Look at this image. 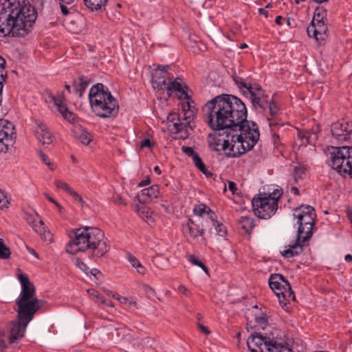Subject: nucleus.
I'll use <instances>...</instances> for the list:
<instances>
[{
  "label": "nucleus",
  "mask_w": 352,
  "mask_h": 352,
  "mask_svg": "<svg viewBox=\"0 0 352 352\" xmlns=\"http://www.w3.org/2000/svg\"><path fill=\"white\" fill-rule=\"evenodd\" d=\"M198 327L199 329L206 335H208L210 333V331L206 327H205L204 324H199Z\"/></svg>",
  "instance_id": "4d7b16f0"
},
{
  "label": "nucleus",
  "mask_w": 352,
  "mask_h": 352,
  "mask_svg": "<svg viewBox=\"0 0 352 352\" xmlns=\"http://www.w3.org/2000/svg\"><path fill=\"white\" fill-rule=\"evenodd\" d=\"M254 226V219L248 216L241 217L239 221V228L244 230L246 234H250Z\"/></svg>",
  "instance_id": "a878e982"
},
{
  "label": "nucleus",
  "mask_w": 352,
  "mask_h": 352,
  "mask_svg": "<svg viewBox=\"0 0 352 352\" xmlns=\"http://www.w3.org/2000/svg\"><path fill=\"white\" fill-rule=\"evenodd\" d=\"M10 204V199L8 197L7 193L0 189V209H7Z\"/></svg>",
  "instance_id": "ea45409f"
},
{
  "label": "nucleus",
  "mask_w": 352,
  "mask_h": 352,
  "mask_svg": "<svg viewBox=\"0 0 352 352\" xmlns=\"http://www.w3.org/2000/svg\"><path fill=\"white\" fill-rule=\"evenodd\" d=\"M55 1L59 4L63 15L68 16L71 13L70 8L68 6L72 5L74 0H55Z\"/></svg>",
  "instance_id": "f704fd0d"
},
{
  "label": "nucleus",
  "mask_w": 352,
  "mask_h": 352,
  "mask_svg": "<svg viewBox=\"0 0 352 352\" xmlns=\"http://www.w3.org/2000/svg\"><path fill=\"white\" fill-rule=\"evenodd\" d=\"M16 138L15 126L12 122L0 120V152L7 153L12 146Z\"/></svg>",
  "instance_id": "f8f14e48"
},
{
  "label": "nucleus",
  "mask_w": 352,
  "mask_h": 352,
  "mask_svg": "<svg viewBox=\"0 0 352 352\" xmlns=\"http://www.w3.org/2000/svg\"><path fill=\"white\" fill-rule=\"evenodd\" d=\"M90 272H91V274L92 275H94V276H97V274H100V272L98 270L96 269V268L92 269V270L90 271Z\"/></svg>",
  "instance_id": "338daca9"
},
{
  "label": "nucleus",
  "mask_w": 352,
  "mask_h": 352,
  "mask_svg": "<svg viewBox=\"0 0 352 352\" xmlns=\"http://www.w3.org/2000/svg\"><path fill=\"white\" fill-rule=\"evenodd\" d=\"M211 220H212V221L213 223V226L215 227V230H216L217 234L218 235H219L220 236H225L226 235V233H227L226 227L222 223H221L219 221L214 220V217Z\"/></svg>",
  "instance_id": "79ce46f5"
},
{
  "label": "nucleus",
  "mask_w": 352,
  "mask_h": 352,
  "mask_svg": "<svg viewBox=\"0 0 352 352\" xmlns=\"http://www.w3.org/2000/svg\"><path fill=\"white\" fill-rule=\"evenodd\" d=\"M76 138L85 145H88L92 140L91 135L85 130H80L76 133Z\"/></svg>",
  "instance_id": "c9c22d12"
},
{
  "label": "nucleus",
  "mask_w": 352,
  "mask_h": 352,
  "mask_svg": "<svg viewBox=\"0 0 352 352\" xmlns=\"http://www.w3.org/2000/svg\"><path fill=\"white\" fill-rule=\"evenodd\" d=\"M193 212L195 215L201 217L204 214L206 213L209 215L210 219L215 217V214L204 204H199L195 205L193 208Z\"/></svg>",
  "instance_id": "c756f323"
},
{
  "label": "nucleus",
  "mask_w": 352,
  "mask_h": 352,
  "mask_svg": "<svg viewBox=\"0 0 352 352\" xmlns=\"http://www.w3.org/2000/svg\"><path fill=\"white\" fill-rule=\"evenodd\" d=\"M188 261L190 262L192 264L201 267L204 270V272L208 273V267L195 256L189 255L188 256Z\"/></svg>",
  "instance_id": "c03bdc74"
},
{
  "label": "nucleus",
  "mask_w": 352,
  "mask_h": 352,
  "mask_svg": "<svg viewBox=\"0 0 352 352\" xmlns=\"http://www.w3.org/2000/svg\"><path fill=\"white\" fill-rule=\"evenodd\" d=\"M327 27L323 21L316 19L315 17L311 21V25L307 28V34L310 37H314L318 42L323 41L326 36Z\"/></svg>",
  "instance_id": "dca6fc26"
},
{
  "label": "nucleus",
  "mask_w": 352,
  "mask_h": 352,
  "mask_svg": "<svg viewBox=\"0 0 352 352\" xmlns=\"http://www.w3.org/2000/svg\"><path fill=\"white\" fill-rule=\"evenodd\" d=\"M5 65H6L5 59L2 56H0V69L5 67Z\"/></svg>",
  "instance_id": "69168bd1"
},
{
  "label": "nucleus",
  "mask_w": 352,
  "mask_h": 352,
  "mask_svg": "<svg viewBox=\"0 0 352 352\" xmlns=\"http://www.w3.org/2000/svg\"><path fill=\"white\" fill-rule=\"evenodd\" d=\"M38 153L40 157L41 158L42 161L50 168V170H54V165L50 162L48 157L45 154H44L41 151H38Z\"/></svg>",
  "instance_id": "49530a36"
},
{
  "label": "nucleus",
  "mask_w": 352,
  "mask_h": 352,
  "mask_svg": "<svg viewBox=\"0 0 352 352\" xmlns=\"http://www.w3.org/2000/svg\"><path fill=\"white\" fill-rule=\"evenodd\" d=\"M34 316V315H32L31 318L21 317L19 313H17L16 320H13L10 324V335L8 336L10 344L18 343L23 338L27 326Z\"/></svg>",
  "instance_id": "ddd939ff"
},
{
  "label": "nucleus",
  "mask_w": 352,
  "mask_h": 352,
  "mask_svg": "<svg viewBox=\"0 0 352 352\" xmlns=\"http://www.w3.org/2000/svg\"><path fill=\"white\" fill-rule=\"evenodd\" d=\"M75 264L82 271H83L86 274H88L89 269L87 267V265L82 260H80V258H77L76 259Z\"/></svg>",
  "instance_id": "de8ad7c7"
},
{
  "label": "nucleus",
  "mask_w": 352,
  "mask_h": 352,
  "mask_svg": "<svg viewBox=\"0 0 352 352\" xmlns=\"http://www.w3.org/2000/svg\"><path fill=\"white\" fill-rule=\"evenodd\" d=\"M344 260L347 262H351L352 261V255L350 254H348L345 256Z\"/></svg>",
  "instance_id": "774afa93"
},
{
  "label": "nucleus",
  "mask_w": 352,
  "mask_h": 352,
  "mask_svg": "<svg viewBox=\"0 0 352 352\" xmlns=\"http://www.w3.org/2000/svg\"><path fill=\"white\" fill-rule=\"evenodd\" d=\"M257 306L254 307V309L249 311L247 314V324L246 329L248 331L250 329H265V327L268 324V317L266 314L258 311Z\"/></svg>",
  "instance_id": "2eb2a0df"
},
{
  "label": "nucleus",
  "mask_w": 352,
  "mask_h": 352,
  "mask_svg": "<svg viewBox=\"0 0 352 352\" xmlns=\"http://www.w3.org/2000/svg\"><path fill=\"white\" fill-rule=\"evenodd\" d=\"M113 298L118 300L120 303L122 304H126L128 303L129 299L126 297H122L120 295H113Z\"/></svg>",
  "instance_id": "864d4df0"
},
{
  "label": "nucleus",
  "mask_w": 352,
  "mask_h": 352,
  "mask_svg": "<svg viewBox=\"0 0 352 352\" xmlns=\"http://www.w3.org/2000/svg\"><path fill=\"white\" fill-rule=\"evenodd\" d=\"M87 250H91L93 258L102 257L109 251L110 245L100 229L95 227L76 229L74 238L66 246L67 252L72 254Z\"/></svg>",
  "instance_id": "f03ea898"
},
{
  "label": "nucleus",
  "mask_w": 352,
  "mask_h": 352,
  "mask_svg": "<svg viewBox=\"0 0 352 352\" xmlns=\"http://www.w3.org/2000/svg\"><path fill=\"white\" fill-rule=\"evenodd\" d=\"M249 88L250 96L258 97L259 98L264 99L265 100H270V99H268L267 94L264 90H263L260 85L254 84L253 86H249Z\"/></svg>",
  "instance_id": "7c9ffc66"
},
{
  "label": "nucleus",
  "mask_w": 352,
  "mask_h": 352,
  "mask_svg": "<svg viewBox=\"0 0 352 352\" xmlns=\"http://www.w3.org/2000/svg\"><path fill=\"white\" fill-rule=\"evenodd\" d=\"M305 168L302 166L299 165L294 168V172H293V183L297 184L298 181L302 178V175L305 173Z\"/></svg>",
  "instance_id": "e433bc0d"
},
{
  "label": "nucleus",
  "mask_w": 352,
  "mask_h": 352,
  "mask_svg": "<svg viewBox=\"0 0 352 352\" xmlns=\"http://www.w3.org/2000/svg\"><path fill=\"white\" fill-rule=\"evenodd\" d=\"M137 272L140 274H144L146 273V268L140 263L136 267Z\"/></svg>",
  "instance_id": "13d9d810"
},
{
  "label": "nucleus",
  "mask_w": 352,
  "mask_h": 352,
  "mask_svg": "<svg viewBox=\"0 0 352 352\" xmlns=\"http://www.w3.org/2000/svg\"><path fill=\"white\" fill-rule=\"evenodd\" d=\"M178 290L179 292H181L182 294H186V292H188L187 288L182 285H181L178 287Z\"/></svg>",
  "instance_id": "0e129e2a"
},
{
  "label": "nucleus",
  "mask_w": 352,
  "mask_h": 352,
  "mask_svg": "<svg viewBox=\"0 0 352 352\" xmlns=\"http://www.w3.org/2000/svg\"><path fill=\"white\" fill-rule=\"evenodd\" d=\"M140 146L142 148L144 147H151V142L148 138L144 139L140 144Z\"/></svg>",
  "instance_id": "5fc2aeb1"
},
{
  "label": "nucleus",
  "mask_w": 352,
  "mask_h": 352,
  "mask_svg": "<svg viewBox=\"0 0 352 352\" xmlns=\"http://www.w3.org/2000/svg\"><path fill=\"white\" fill-rule=\"evenodd\" d=\"M226 139L221 137L214 138L209 142V146L212 151H227L226 156L237 157L253 148L259 140L260 133L253 129L252 135L238 137L239 133L226 131Z\"/></svg>",
  "instance_id": "39448f33"
},
{
  "label": "nucleus",
  "mask_w": 352,
  "mask_h": 352,
  "mask_svg": "<svg viewBox=\"0 0 352 352\" xmlns=\"http://www.w3.org/2000/svg\"><path fill=\"white\" fill-rule=\"evenodd\" d=\"M54 184L58 189L63 190L69 195H70L74 190L67 183L61 180H55Z\"/></svg>",
  "instance_id": "a19ab883"
},
{
  "label": "nucleus",
  "mask_w": 352,
  "mask_h": 352,
  "mask_svg": "<svg viewBox=\"0 0 352 352\" xmlns=\"http://www.w3.org/2000/svg\"><path fill=\"white\" fill-rule=\"evenodd\" d=\"M282 191L274 190L272 193H259L252 199L254 212L260 219H268L277 211L278 202Z\"/></svg>",
  "instance_id": "6e6552de"
},
{
  "label": "nucleus",
  "mask_w": 352,
  "mask_h": 352,
  "mask_svg": "<svg viewBox=\"0 0 352 352\" xmlns=\"http://www.w3.org/2000/svg\"><path fill=\"white\" fill-rule=\"evenodd\" d=\"M346 214H347L348 218L349 219V220L352 224V208H347Z\"/></svg>",
  "instance_id": "e2e57ef3"
},
{
  "label": "nucleus",
  "mask_w": 352,
  "mask_h": 352,
  "mask_svg": "<svg viewBox=\"0 0 352 352\" xmlns=\"http://www.w3.org/2000/svg\"><path fill=\"white\" fill-rule=\"evenodd\" d=\"M0 4L10 26L13 23L12 36L26 34L36 19L34 8L30 4L21 6L17 0H5Z\"/></svg>",
  "instance_id": "20e7f679"
},
{
  "label": "nucleus",
  "mask_w": 352,
  "mask_h": 352,
  "mask_svg": "<svg viewBox=\"0 0 352 352\" xmlns=\"http://www.w3.org/2000/svg\"><path fill=\"white\" fill-rule=\"evenodd\" d=\"M284 19H285L282 16H277L275 19V23L277 25H281Z\"/></svg>",
  "instance_id": "bf43d9fd"
},
{
  "label": "nucleus",
  "mask_w": 352,
  "mask_h": 352,
  "mask_svg": "<svg viewBox=\"0 0 352 352\" xmlns=\"http://www.w3.org/2000/svg\"><path fill=\"white\" fill-rule=\"evenodd\" d=\"M183 230L186 234H188L189 236L193 239H196L204 234V228L195 223L191 219H188L187 223L183 224Z\"/></svg>",
  "instance_id": "aec40b11"
},
{
  "label": "nucleus",
  "mask_w": 352,
  "mask_h": 352,
  "mask_svg": "<svg viewBox=\"0 0 352 352\" xmlns=\"http://www.w3.org/2000/svg\"><path fill=\"white\" fill-rule=\"evenodd\" d=\"M89 100L91 109L97 116L107 118L117 116L119 111L118 101L102 84L98 83L90 89Z\"/></svg>",
  "instance_id": "423d86ee"
},
{
  "label": "nucleus",
  "mask_w": 352,
  "mask_h": 352,
  "mask_svg": "<svg viewBox=\"0 0 352 352\" xmlns=\"http://www.w3.org/2000/svg\"><path fill=\"white\" fill-rule=\"evenodd\" d=\"M96 300H97L98 302H100L101 304H103V305H104L107 301V299L104 296H101L100 294Z\"/></svg>",
  "instance_id": "052dcab7"
},
{
  "label": "nucleus",
  "mask_w": 352,
  "mask_h": 352,
  "mask_svg": "<svg viewBox=\"0 0 352 352\" xmlns=\"http://www.w3.org/2000/svg\"><path fill=\"white\" fill-rule=\"evenodd\" d=\"M228 188L233 195L237 191L236 184L234 182H228Z\"/></svg>",
  "instance_id": "603ef678"
},
{
  "label": "nucleus",
  "mask_w": 352,
  "mask_h": 352,
  "mask_svg": "<svg viewBox=\"0 0 352 352\" xmlns=\"http://www.w3.org/2000/svg\"><path fill=\"white\" fill-rule=\"evenodd\" d=\"M160 195V188L157 185H153L148 188H144L141 191L140 202H147L157 199Z\"/></svg>",
  "instance_id": "b1692460"
},
{
  "label": "nucleus",
  "mask_w": 352,
  "mask_h": 352,
  "mask_svg": "<svg viewBox=\"0 0 352 352\" xmlns=\"http://www.w3.org/2000/svg\"><path fill=\"white\" fill-rule=\"evenodd\" d=\"M128 260L131 265L135 268H136L140 264V261L132 254L128 255Z\"/></svg>",
  "instance_id": "8fccbe9b"
},
{
  "label": "nucleus",
  "mask_w": 352,
  "mask_h": 352,
  "mask_svg": "<svg viewBox=\"0 0 352 352\" xmlns=\"http://www.w3.org/2000/svg\"><path fill=\"white\" fill-rule=\"evenodd\" d=\"M192 159L196 167L204 175H206L207 177L211 176L212 175L210 172L208 170L202 160L199 156L198 153H197Z\"/></svg>",
  "instance_id": "72a5a7b5"
},
{
  "label": "nucleus",
  "mask_w": 352,
  "mask_h": 352,
  "mask_svg": "<svg viewBox=\"0 0 352 352\" xmlns=\"http://www.w3.org/2000/svg\"><path fill=\"white\" fill-rule=\"evenodd\" d=\"M205 122L214 131L226 129L238 137L252 135L253 129L260 133L257 124L247 120V109L239 98L222 94L208 101L202 107Z\"/></svg>",
  "instance_id": "f257e3e1"
},
{
  "label": "nucleus",
  "mask_w": 352,
  "mask_h": 352,
  "mask_svg": "<svg viewBox=\"0 0 352 352\" xmlns=\"http://www.w3.org/2000/svg\"><path fill=\"white\" fill-rule=\"evenodd\" d=\"M329 165L340 175L348 174L352 178V147H332Z\"/></svg>",
  "instance_id": "9b49d317"
},
{
  "label": "nucleus",
  "mask_w": 352,
  "mask_h": 352,
  "mask_svg": "<svg viewBox=\"0 0 352 352\" xmlns=\"http://www.w3.org/2000/svg\"><path fill=\"white\" fill-rule=\"evenodd\" d=\"M87 293L89 294L90 296H92L94 299H96L100 295L99 292L94 289H88Z\"/></svg>",
  "instance_id": "6e6d98bb"
},
{
  "label": "nucleus",
  "mask_w": 352,
  "mask_h": 352,
  "mask_svg": "<svg viewBox=\"0 0 352 352\" xmlns=\"http://www.w3.org/2000/svg\"><path fill=\"white\" fill-rule=\"evenodd\" d=\"M188 110H183V118H182V124H175V125L178 126H180L181 127L184 128V134H182L180 138L185 139L188 135V129L190 128V122L194 120L195 113L194 111L190 109V107L189 105V103L188 102Z\"/></svg>",
  "instance_id": "4be33fe9"
},
{
  "label": "nucleus",
  "mask_w": 352,
  "mask_h": 352,
  "mask_svg": "<svg viewBox=\"0 0 352 352\" xmlns=\"http://www.w3.org/2000/svg\"><path fill=\"white\" fill-rule=\"evenodd\" d=\"M167 120L169 122L173 124V128L171 130H174L176 133H184V128L180 126H175V124H182L181 121L180 115L177 112H171L167 116Z\"/></svg>",
  "instance_id": "c85d7f7f"
},
{
  "label": "nucleus",
  "mask_w": 352,
  "mask_h": 352,
  "mask_svg": "<svg viewBox=\"0 0 352 352\" xmlns=\"http://www.w3.org/2000/svg\"><path fill=\"white\" fill-rule=\"evenodd\" d=\"M165 89L167 90L168 95L170 94V92L175 91L179 94V97L181 99L188 100L190 98L187 93L188 87L180 78L177 77L173 81H168Z\"/></svg>",
  "instance_id": "f3484780"
},
{
  "label": "nucleus",
  "mask_w": 352,
  "mask_h": 352,
  "mask_svg": "<svg viewBox=\"0 0 352 352\" xmlns=\"http://www.w3.org/2000/svg\"><path fill=\"white\" fill-rule=\"evenodd\" d=\"M251 102L253 107L255 109H260L263 111H265L269 106V103L270 100H265L264 99H261L258 97H252L250 96Z\"/></svg>",
  "instance_id": "473e14b6"
},
{
  "label": "nucleus",
  "mask_w": 352,
  "mask_h": 352,
  "mask_svg": "<svg viewBox=\"0 0 352 352\" xmlns=\"http://www.w3.org/2000/svg\"><path fill=\"white\" fill-rule=\"evenodd\" d=\"M70 195L77 201H78L82 206H84L85 201L82 199V197L78 195L76 191L73 190L72 192L70 194Z\"/></svg>",
  "instance_id": "3c124183"
},
{
  "label": "nucleus",
  "mask_w": 352,
  "mask_h": 352,
  "mask_svg": "<svg viewBox=\"0 0 352 352\" xmlns=\"http://www.w3.org/2000/svg\"><path fill=\"white\" fill-rule=\"evenodd\" d=\"M34 133L38 140L44 146H47L53 142V135L47 126L41 122L36 124L34 129Z\"/></svg>",
  "instance_id": "a211bd4d"
},
{
  "label": "nucleus",
  "mask_w": 352,
  "mask_h": 352,
  "mask_svg": "<svg viewBox=\"0 0 352 352\" xmlns=\"http://www.w3.org/2000/svg\"><path fill=\"white\" fill-rule=\"evenodd\" d=\"M138 212L140 216L148 223L152 221L151 212L147 207L141 206L138 208Z\"/></svg>",
  "instance_id": "58836bf2"
},
{
  "label": "nucleus",
  "mask_w": 352,
  "mask_h": 352,
  "mask_svg": "<svg viewBox=\"0 0 352 352\" xmlns=\"http://www.w3.org/2000/svg\"><path fill=\"white\" fill-rule=\"evenodd\" d=\"M233 80L239 89H242L243 88H244V89H246L248 91V92L250 91L249 86L254 85L250 83H245L243 81V78H241V77L237 76H233Z\"/></svg>",
  "instance_id": "37998d69"
},
{
  "label": "nucleus",
  "mask_w": 352,
  "mask_h": 352,
  "mask_svg": "<svg viewBox=\"0 0 352 352\" xmlns=\"http://www.w3.org/2000/svg\"><path fill=\"white\" fill-rule=\"evenodd\" d=\"M290 192L293 194H294L295 195H300V192H299V190L297 187L296 186H292L290 189Z\"/></svg>",
  "instance_id": "680f3d73"
},
{
  "label": "nucleus",
  "mask_w": 352,
  "mask_h": 352,
  "mask_svg": "<svg viewBox=\"0 0 352 352\" xmlns=\"http://www.w3.org/2000/svg\"><path fill=\"white\" fill-rule=\"evenodd\" d=\"M331 135L338 143L348 141L352 135V122L342 120L334 122L331 127Z\"/></svg>",
  "instance_id": "4468645a"
},
{
  "label": "nucleus",
  "mask_w": 352,
  "mask_h": 352,
  "mask_svg": "<svg viewBox=\"0 0 352 352\" xmlns=\"http://www.w3.org/2000/svg\"><path fill=\"white\" fill-rule=\"evenodd\" d=\"M10 248L5 244L3 239L0 238V258L8 259L10 258Z\"/></svg>",
  "instance_id": "4c0bfd02"
},
{
  "label": "nucleus",
  "mask_w": 352,
  "mask_h": 352,
  "mask_svg": "<svg viewBox=\"0 0 352 352\" xmlns=\"http://www.w3.org/2000/svg\"><path fill=\"white\" fill-rule=\"evenodd\" d=\"M104 327H107L109 331L115 329L117 331L116 336L118 337H120V336H122V339L127 342H130L133 338L130 333H126V334L124 333L126 331L124 329H120L116 328L115 326V324L113 322H109V324L105 325ZM133 341L134 345L135 344L138 345L140 344V341L138 340L133 339Z\"/></svg>",
  "instance_id": "bb28decb"
},
{
  "label": "nucleus",
  "mask_w": 352,
  "mask_h": 352,
  "mask_svg": "<svg viewBox=\"0 0 352 352\" xmlns=\"http://www.w3.org/2000/svg\"><path fill=\"white\" fill-rule=\"evenodd\" d=\"M267 109L269 110L270 116V118H267L270 126L272 127L279 125L280 121L279 119L280 108L272 98L270 99V102L269 103V106H267Z\"/></svg>",
  "instance_id": "412c9836"
},
{
  "label": "nucleus",
  "mask_w": 352,
  "mask_h": 352,
  "mask_svg": "<svg viewBox=\"0 0 352 352\" xmlns=\"http://www.w3.org/2000/svg\"><path fill=\"white\" fill-rule=\"evenodd\" d=\"M294 215L297 219L298 224L297 237L292 245H289L287 249L281 252L282 256L287 258L298 256L304 251L307 246L306 243L313 234L312 230L316 217L315 209L310 206L295 209Z\"/></svg>",
  "instance_id": "7ed1b4c3"
},
{
  "label": "nucleus",
  "mask_w": 352,
  "mask_h": 352,
  "mask_svg": "<svg viewBox=\"0 0 352 352\" xmlns=\"http://www.w3.org/2000/svg\"><path fill=\"white\" fill-rule=\"evenodd\" d=\"M247 345L251 352H292L291 349L277 343L273 338L256 331L251 333Z\"/></svg>",
  "instance_id": "9d476101"
},
{
  "label": "nucleus",
  "mask_w": 352,
  "mask_h": 352,
  "mask_svg": "<svg viewBox=\"0 0 352 352\" xmlns=\"http://www.w3.org/2000/svg\"><path fill=\"white\" fill-rule=\"evenodd\" d=\"M168 66H158L154 71L152 76V81L157 85V87L163 89L165 87L168 81Z\"/></svg>",
  "instance_id": "6ab92c4d"
},
{
  "label": "nucleus",
  "mask_w": 352,
  "mask_h": 352,
  "mask_svg": "<svg viewBox=\"0 0 352 352\" xmlns=\"http://www.w3.org/2000/svg\"><path fill=\"white\" fill-rule=\"evenodd\" d=\"M7 76V72L5 69V67L0 69V102L2 100V89H3V84L6 81V78Z\"/></svg>",
  "instance_id": "a18cd8bd"
},
{
  "label": "nucleus",
  "mask_w": 352,
  "mask_h": 352,
  "mask_svg": "<svg viewBox=\"0 0 352 352\" xmlns=\"http://www.w3.org/2000/svg\"><path fill=\"white\" fill-rule=\"evenodd\" d=\"M18 278L21 285V291L19 298L16 300L17 306L16 313L20 316L31 318L43 307L46 303L44 300H40L36 296V289L33 283L30 281L27 274H20Z\"/></svg>",
  "instance_id": "0eeeda50"
},
{
  "label": "nucleus",
  "mask_w": 352,
  "mask_h": 352,
  "mask_svg": "<svg viewBox=\"0 0 352 352\" xmlns=\"http://www.w3.org/2000/svg\"><path fill=\"white\" fill-rule=\"evenodd\" d=\"M26 219L36 232L41 234L43 232V221L37 215L27 214Z\"/></svg>",
  "instance_id": "cd10ccee"
},
{
  "label": "nucleus",
  "mask_w": 352,
  "mask_h": 352,
  "mask_svg": "<svg viewBox=\"0 0 352 352\" xmlns=\"http://www.w3.org/2000/svg\"><path fill=\"white\" fill-rule=\"evenodd\" d=\"M55 105L57 107L58 111L61 113L63 117L69 122L75 120V114L69 111L67 107L64 102L63 98H53Z\"/></svg>",
  "instance_id": "5701e85b"
},
{
  "label": "nucleus",
  "mask_w": 352,
  "mask_h": 352,
  "mask_svg": "<svg viewBox=\"0 0 352 352\" xmlns=\"http://www.w3.org/2000/svg\"><path fill=\"white\" fill-rule=\"evenodd\" d=\"M270 287L278 297L281 307L289 311L288 304L295 301L296 296L287 280L280 274H272L268 280Z\"/></svg>",
  "instance_id": "1a4fd4ad"
},
{
  "label": "nucleus",
  "mask_w": 352,
  "mask_h": 352,
  "mask_svg": "<svg viewBox=\"0 0 352 352\" xmlns=\"http://www.w3.org/2000/svg\"><path fill=\"white\" fill-rule=\"evenodd\" d=\"M182 151L187 155L188 157H193L197 153L195 152L192 147L189 146H182Z\"/></svg>",
  "instance_id": "09e8293b"
},
{
  "label": "nucleus",
  "mask_w": 352,
  "mask_h": 352,
  "mask_svg": "<svg viewBox=\"0 0 352 352\" xmlns=\"http://www.w3.org/2000/svg\"><path fill=\"white\" fill-rule=\"evenodd\" d=\"M91 79L87 76H79L73 82L74 92L78 94L80 98L82 97L83 93L91 83Z\"/></svg>",
  "instance_id": "393cba45"
},
{
  "label": "nucleus",
  "mask_w": 352,
  "mask_h": 352,
  "mask_svg": "<svg viewBox=\"0 0 352 352\" xmlns=\"http://www.w3.org/2000/svg\"><path fill=\"white\" fill-rule=\"evenodd\" d=\"M108 0H83L86 7L91 11L101 10L105 6Z\"/></svg>",
  "instance_id": "2f4dec72"
}]
</instances>
